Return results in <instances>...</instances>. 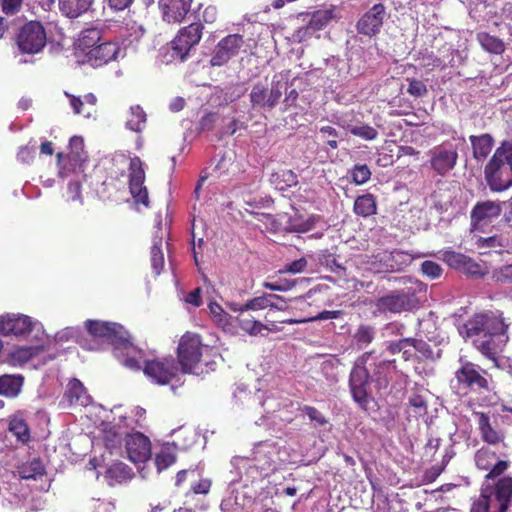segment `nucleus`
I'll return each mask as SVG.
<instances>
[{"instance_id": "nucleus-1", "label": "nucleus", "mask_w": 512, "mask_h": 512, "mask_svg": "<svg viewBox=\"0 0 512 512\" xmlns=\"http://www.w3.org/2000/svg\"><path fill=\"white\" fill-rule=\"evenodd\" d=\"M484 178L493 192L512 186V140H502L484 167Z\"/></svg>"}, {"instance_id": "nucleus-2", "label": "nucleus", "mask_w": 512, "mask_h": 512, "mask_svg": "<svg viewBox=\"0 0 512 512\" xmlns=\"http://www.w3.org/2000/svg\"><path fill=\"white\" fill-rule=\"evenodd\" d=\"M512 501V477L504 476L492 485L484 482L470 512H507Z\"/></svg>"}, {"instance_id": "nucleus-3", "label": "nucleus", "mask_w": 512, "mask_h": 512, "mask_svg": "<svg viewBox=\"0 0 512 512\" xmlns=\"http://www.w3.org/2000/svg\"><path fill=\"white\" fill-rule=\"evenodd\" d=\"M456 389L463 395H484L495 388L492 375L480 365L460 360V366L455 371Z\"/></svg>"}, {"instance_id": "nucleus-4", "label": "nucleus", "mask_w": 512, "mask_h": 512, "mask_svg": "<svg viewBox=\"0 0 512 512\" xmlns=\"http://www.w3.org/2000/svg\"><path fill=\"white\" fill-rule=\"evenodd\" d=\"M421 291L422 285L419 282H413L401 289L389 291L376 299V311L380 314L410 312L419 307L418 293Z\"/></svg>"}, {"instance_id": "nucleus-5", "label": "nucleus", "mask_w": 512, "mask_h": 512, "mask_svg": "<svg viewBox=\"0 0 512 512\" xmlns=\"http://www.w3.org/2000/svg\"><path fill=\"white\" fill-rule=\"evenodd\" d=\"M373 358L374 351L362 354L355 361L349 376V388L352 398L365 411L368 410L369 403L372 400L368 392V385L371 378L370 370Z\"/></svg>"}, {"instance_id": "nucleus-6", "label": "nucleus", "mask_w": 512, "mask_h": 512, "mask_svg": "<svg viewBox=\"0 0 512 512\" xmlns=\"http://www.w3.org/2000/svg\"><path fill=\"white\" fill-rule=\"evenodd\" d=\"M510 323L505 321L503 312L486 311L475 314L465 324L468 337L473 336H505Z\"/></svg>"}, {"instance_id": "nucleus-7", "label": "nucleus", "mask_w": 512, "mask_h": 512, "mask_svg": "<svg viewBox=\"0 0 512 512\" xmlns=\"http://www.w3.org/2000/svg\"><path fill=\"white\" fill-rule=\"evenodd\" d=\"M144 375L154 384L168 385L182 374L179 363L172 355L144 360Z\"/></svg>"}, {"instance_id": "nucleus-8", "label": "nucleus", "mask_w": 512, "mask_h": 512, "mask_svg": "<svg viewBox=\"0 0 512 512\" xmlns=\"http://www.w3.org/2000/svg\"><path fill=\"white\" fill-rule=\"evenodd\" d=\"M203 347L200 335L192 332H186L182 335L176 351V360L179 363L182 374L196 373V368L203 355Z\"/></svg>"}, {"instance_id": "nucleus-9", "label": "nucleus", "mask_w": 512, "mask_h": 512, "mask_svg": "<svg viewBox=\"0 0 512 512\" xmlns=\"http://www.w3.org/2000/svg\"><path fill=\"white\" fill-rule=\"evenodd\" d=\"M85 328L93 337L104 338L116 349L134 348L130 341L129 333L124 327L115 322H107L100 320H87Z\"/></svg>"}, {"instance_id": "nucleus-10", "label": "nucleus", "mask_w": 512, "mask_h": 512, "mask_svg": "<svg viewBox=\"0 0 512 512\" xmlns=\"http://www.w3.org/2000/svg\"><path fill=\"white\" fill-rule=\"evenodd\" d=\"M204 26L201 22H193L182 27L171 41L172 56L181 61L186 60L195 48L203 34Z\"/></svg>"}, {"instance_id": "nucleus-11", "label": "nucleus", "mask_w": 512, "mask_h": 512, "mask_svg": "<svg viewBox=\"0 0 512 512\" xmlns=\"http://www.w3.org/2000/svg\"><path fill=\"white\" fill-rule=\"evenodd\" d=\"M411 261V255L407 252L382 250L372 254L368 264L374 273H393L404 270Z\"/></svg>"}, {"instance_id": "nucleus-12", "label": "nucleus", "mask_w": 512, "mask_h": 512, "mask_svg": "<svg viewBox=\"0 0 512 512\" xmlns=\"http://www.w3.org/2000/svg\"><path fill=\"white\" fill-rule=\"evenodd\" d=\"M429 166L439 176L448 175L456 166L459 155L457 148L447 142L429 151Z\"/></svg>"}, {"instance_id": "nucleus-13", "label": "nucleus", "mask_w": 512, "mask_h": 512, "mask_svg": "<svg viewBox=\"0 0 512 512\" xmlns=\"http://www.w3.org/2000/svg\"><path fill=\"white\" fill-rule=\"evenodd\" d=\"M19 49L28 54L40 52L46 45V32L38 21H30L21 29L17 37Z\"/></svg>"}, {"instance_id": "nucleus-14", "label": "nucleus", "mask_w": 512, "mask_h": 512, "mask_svg": "<svg viewBox=\"0 0 512 512\" xmlns=\"http://www.w3.org/2000/svg\"><path fill=\"white\" fill-rule=\"evenodd\" d=\"M245 44L243 35L234 33L222 38L214 47L210 58L212 67L226 65L232 58L236 57Z\"/></svg>"}, {"instance_id": "nucleus-15", "label": "nucleus", "mask_w": 512, "mask_h": 512, "mask_svg": "<svg viewBox=\"0 0 512 512\" xmlns=\"http://www.w3.org/2000/svg\"><path fill=\"white\" fill-rule=\"evenodd\" d=\"M474 461L479 470L488 471L484 477L485 482L501 476L510 466L507 460H497V454L488 447L478 449Z\"/></svg>"}, {"instance_id": "nucleus-16", "label": "nucleus", "mask_w": 512, "mask_h": 512, "mask_svg": "<svg viewBox=\"0 0 512 512\" xmlns=\"http://www.w3.org/2000/svg\"><path fill=\"white\" fill-rule=\"evenodd\" d=\"M281 96L282 91L278 85H272L271 88H268L267 85L261 82L254 84L249 94L251 107L253 109H263L269 111L276 107Z\"/></svg>"}, {"instance_id": "nucleus-17", "label": "nucleus", "mask_w": 512, "mask_h": 512, "mask_svg": "<svg viewBox=\"0 0 512 512\" xmlns=\"http://www.w3.org/2000/svg\"><path fill=\"white\" fill-rule=\"evenodd\" d=\"M35 325L36 322L24 314L7 313L0 316V334L3 336L26 337Z\"/></svg>"}, {"instance_id": "nucleus-18", "label": "nucleus", "mask_w": 512, "mask_h": 512, "mask_svg": "<svg viewBox=\"0 0 512 512\" xmlns=\"http://www.w3.org/2000/svg\"><path fill=\"white\" fill-rule=\"evenodd\" d=\"M129 189L136 203H141L145 207H149L148 191L143 186L145 181V171L143 163L138 156L130 160L129 165Z\"/></svg>"}, {"instance_id": "nucleus-19", "label": "nucleus", "mask_w": 512, "mask_h": 512, "mask_svg": "<svg viewBox=\"0 0 512 512\" xmlns=\"http://www.w3.org/2000/svg\"><path fill=\"white\" fill-rule=\"evenodd\" d=\"M385 17L386 7L382 3H377L357 21L356 30L359 34L368 37L376 36L380 32Z\"/></svg>"}, {"instance_id": "nucleus-20", "label": "nucleus", "mask_w": 512, "mask_h": 512, "mask_svg": "<svg viewBox=\"0 0 512 512\" xmlns=\"http://www.w3.org/2000/svg\"><path fill=\"white\" fill-rule=\"evenodd\" d=\"M125 448L131 462L145 463L151 458L150 439L141 432L128 434L125 438Z\"/></svg>"}, {"instance_id": "nucleus-21", "label": "nucleus", "mask_w": 512, "mask_h": 512, "mask_svg": "<svg viewBox=\"0 0 512 512\" xmlns=\"http://www.w3.org/2000/svg\"><path fill=\"white\" fill-rule=\"evenodd\" d=\"M120 52L121 47L117 42H102L85 52L86 62L92 67H101L116 60Z\"/></svg>"}, {"instance_id": "nucleus-22", "label": "nucleus", "mask_w": 512, "mask_h": 512, "mask_svg": "<svg viewBox=\"0 0 512 512\" xmlns=\"http://www.w3.org/2000/svg\"><path fill=\"white\" fill-rule=\"evenodd\" d=\"M193 0H158L162 19L168 24L181 23L190 12Z\"/></svg>"}, {"instance_id": "nucleus-23", "label": "nucleus", "mask_w": 512, "mask_h": 512, "mask_svg": "<svg viewBox=\"0 0 512 512\" xmlns=\"http://www.w3.org/2000/svg\"><path fill=\"white\" fill-rule=\"evenodd\" d=\"M230 309L234 312H238L236 317L238 326L248 335L257 336L262 334L263 330L271 331L267 325L257 320L256 317L251 314V311L243 307V305L230 304Z\"/></svg>"}, {"instance_id": "nucleus-24", "label": "nucleus", "mask_w": 512, "mask_h": 512, "mask_svg": "<svg viewBox=\"0 0 512 512\" xmlns=\"http://www.w3.org/2000/svg\"><path fill=\"white\" fill-rule=\"evenodd\" d=\"M502 212V206L497 201H483L478 202L471 211V221L474 228L486 225L500 216Z\"/></svg>"}, {"instance_id": "nucleus-25", "label": "nucleus", "mask_w": 512, "mask_h": 512, "mask_svg": "<svg viewBox=\"0 0 512 512\" xmlns=\"http://www.w3.org/2000/svg\"><path fill=\"white\" fill-rule=\"evenodd\" d=\"M335 11V6L314 11L307 25L297 30L299 39L302 40L304 36L311 35L312 32L325 28L336 17Z\"/></svg>"}, {"instance_id": "nucleus-26", "label": "nucleus", "mask_w": 512, "mask_h": 512, "mask_svg": "<svg viewBox=\"0 0 512 512\" xmlns=\"http://www.w3.org/2000/svg\"><path fill=\"white\" fill-rule=\"evenodd\" d=\"M469 141L472 157L477 163H482L487 160L495 145V139L490 133L470 135Z\"/></svg>"}, {"instance_id": "nucleus-27", "label": "nucleus", "mask_w": 512, "mask_h": 512, "mask_svg": "<svg viewBox=\"0 0 512 512\" xmlns=\"http://www.w3.org/2000/svg\"><path fill=\"white\" fill-rule=\"evenodd\" d=\"M64 397L70 405H79L83 407L88 406L92 400L83 383L76 378L69 381Z\"/></svg>"}, {"instance_id": "nucleus-28", "label": "nucleus", "mask_w": 512, "mask_h": 512, "mask_svg": "<svg viewBox=\"0 0 512 512\" xmlns=\"http://www.w3.org/2000/svg\"><path fill=\"white\" fill-rule=\"evenodd\" d=\"M163 236L164 231L162 229L161 222H159L156 226L150 251L151 266L156 275H160L164 268V254L162 251Z\"/></svg>"}, {"instance_id": "nucleus-29", "label": "nucleus", "mask_w": 512, "mask_h": 512, "mask_svg": "<svg viewBox=\"0 0 512 512\" xmlns=\"http://www.w3.org/2000/svg\"><path fill=\"white\" fill-rule=\"evenodd\" d=\"M277 447L274 444L263 443L257 446L253 452V457L260 470H271L276 463L275 456Z\"/></svg>"}, {"instance_id": "nucleus-30", "label": "nucleus", "mask_w": 512, "mask_h": 512, "mask_svg": "<svg viewBox=\"0 0 512 512\" xmlns=\"http://www.w3.org/2000/svg\"><path fill=\"white\" fill-rule=\"evenodd\" d=\"M135 476L131 467L123 462H115L110 465L105 473L109 485L122 484L130 481Z\"/></svg>"}, {"instance_id": "nucleus-31", "label": "nucleus", "mask_w": 512, "mask_h": 512, "mask_svg": "<svg viewBox=\"0 0 512 512\" xmlns=\"http://www.w3.org/2000/svg\"><path fill=\"white\" fill-rule=\"evenodd\" d=\"M497 336H479L473 340V346L488 360L498 365V352L500 349L496 341Z\"/></svg>"}, {"instance_id": "nucleus-32", "label": "nucleus", "mask_w": 512, "mask_h": 512, "mask_svg": "<svg viewBox=\"0 0 512 512\" xmlns=\"http://www.w3.org/2000/svg\"><path fill=\"white\" fill-rule=\"evenodd\" d=\"M68 150L66 154L63 152L57 153V162L59 165H61L64 159H68L70 162H73L74 165L85 160L84 141L81 137L73 136L69 141Z\"/></svg>"}, {"instance_id": "nucleus-33", "label": "nucleus", "mask_w": 512, "mask_h": 512, "mask_svg": "<svg viewBox=\"0 0 512 512\" xmlns=\"http://www.w3.org/2000/svg\"><path fill=\"white\" fill-rule=\"evenodd\" d=\"M477 416L479 418L478 429L482 440L490 445H497L502 442L504 436L492 427L489 416L484 412L477 413Z\"/></svg>"}, {"instance_id": "nucleus-34", "label": "nucleus", "mask_w": 512, "mask_h": 512, "mask_svg": "<svg viewBox=\"0 0 512 512\" xmlns=\"http://www.w3.org/2000/svg\"><path fill=\"white\" fill-rule=\"evenodd\" d=\"M24 384V377L20 374H4L0 376V395L14 398L19 395Z\"/></svg>"}, {"instance_id": "nucleus-35", "label": "nucleus", "mask_w": 512, "mask_h": 512, "mask_svg": "<svg viewBox=\"0 0 512 512\" xmlns=\"http://www.w3.org/2000/svg\"><path fill=\"white\" fill-rule=\"evenodd\" d=\"M94 0H59L60 11L68 18H77L86 13Z\"/></svg>"}, {"instance_id": "nucleus-36", "label": "nucleus", "mask_w": 512, "mask_h": 512, "mask_svg": "<svg viewBox=\"0 0 512 512\" xmlns=\"http://www.w3.org/2000/svg\"><path fill=\"white\" fill-rule=\"evenodd\" d=\"M353 212L363 218L375 215L377 213L376 197L371 193L358 196L354 201Z\"/></svg>"}, {"instance_id": "nucleus-37", "label": "nucleus", "mask_w": 512, "mask_h": 512, "mask_svg": "<svg viewBox=\"0 0 512 512\" xmlns=\"http://www.w3.org/2000/svg\"><path fill=\"white\" fill-rule=\"evenodd\" d=\"M476 40L481 48L490 54L502 55L505 52V43L497 36L481 31L476 34Z\"/></svg>"}, {"instance_id": "nucleus-38", "label": "nucleus", "mask_w": 512, "mask_h": 512, "mask_svg": "<svg viewBox=\"0 0 512 512\" xmlns=\"http://www.w3.org/2000/svg\"><path fill=\"white\" fill-rule=\"evenodd\" d=\"M147 123V114L144 109L139 105H132L129 108L125 127L133 132L141 133Z\"/></svg>"}, {"instance_id": "nucleus-39", "label": "nucleus", "mask_w": 512, "mask_h": 512, "mask_svg": "<svg viewBox=\"0 0 512 512\" xmlns=\"http://www.w3.org/2000/svg\"><path fill=\"white\" fill-rule=\"evenodd\" d=\"M102 31L97 27H90L82 30L76 41V47L82 52H87L96 47L101 41Z\"/></svg>"}, {"instance_id": "nucleus-40", "label": "nucleus", "mask_w": 512, "mask_h": 512, "mask_svg": "<svg viewBox=\"0 0 512 512\" xmlns=\"http://www.w3.org/2000/svg\"><path fill=\"white\" fill-rule=\"evenodd\" d=\"M274 299H281V296L275 294H264L261 296L254 297L242 304L243 307L250 311L263 310L265 308H276L278 310H285L284 306H277Z\"/></svg>"}, {"instance_id": "nucleus-41", "label": "nucleus", "mask_w": 512, "mask_h": 512, "mask_svg": "<svg viewBox=\"0 0 512 512\" xmlns=\"http://www.w3.org/2000/svg\"><path fill=\"white\" fill-rule=\"evenodd\" d=\"M177 460L176 445H164L155 456V465L159 472L166 470Z\"/></svg>"}, {"instance_id": "nucleus-42", "label": "nucleus", "mask_w": 512, "mask_h": 512, "mask_svg": "<svg viewBox=\"0 0 512 512\" xmlns=\"http://www.w3.org/2000/svg\"><path fill=\"white\" fill-rule=\"evenodd\" d=\"M394 360H382L374 353V358L371 360L372 363V375L376 382L382 383L387 382V375L390 371L391 365Z\"/></svg>"}, {"instance_id": "nucleus-43", "label": "nucleus", "mask_w": 512, "mask_h": 512, "mask_svg": "<svg viewBox=\"0 0 512 512\" xmlns=\"http://www.w3.org/2000/svg\"><path fill=\"white\" fill-rule=\"evenodd\" d=\"M18 472L22 479L36 480L45 474V467L42 461L37 458L20 467Z\"/></svg>"}, {"instance_id": "nucleus-44", "label": "nucleus", "mask_w": 512, "mask_h": 512, "mask_svg": "<svg viewBox=\"0 0 512 512\" xmlns=\"http://www.w3.org/2000/svg\"><path fill=\"white\" fill-rule=\"evenodd\" d=\"M387 351L392 355L402 353L405 361L413 357L411 338H402L397 341H391L387 345Z\"/></svg>"}, {"instance_id": "nucleus-45", "label": "nucleus", "mask_w": 512, "mask_h": 512, "mask_svg": "<svg viewBox=\"0 0 512 512\" xmlns=\"http://www.w3.org/2000/svg\"><path fill=\"white\" fill-rule=\"evenodd\" d=\"M44 350L45 348L43 345L23 346L13 351L12 358L16 362L26 363L32 358L38 356Z\"/></svg>"}, {"instance_id": "nucleus-46", "label": "nucleus", "mask_w": 512, "mask_h": 512, "mask_svg": "<svg viewBox=\"0 0 512 512\" xmlns=\"http://www.w3.org/2000/svg\"><path fill=\"white\" fill-rule=\"evenodd\" d=\"M9 431L22 443H27L30 439L29 427L21 418L14 417L10 420Z\"/></svg>"}, {"instance_id": "nucleus-47", "label": "nucleus", "mask_w": 512, "mask_h": 512, "mask_svg": "<svg viewBox=\"0 0 512 512\" xmlns=\"http://www.w3.org/2000/svg\"><path fill=\"white\" fill-rule=\"evenodd\" d=\"M350 182L355 185H363L371 178V170L366 164H356L348 172Z\"/></svg>"}, {"instance_id": "nucleus-48", "label": "nucleus", "mask_w": 512, "mask_h": 512, "mask_svg": "<svg viewBox=\"0 0 512 512\" xmlns=\"http://www.w3.org/2000/svg\"><path fill=\"white\" fill-rule=\"evenodd\" d=\"M477 246L481 249H491L495 252H501L507 246V239L502 235H493L490 237H480L477 240Z\"/></svg>"}, {"instance_id": "nucleus-49", "label": "nucleus", "mask_w": 512, "mask_h": 512, "mask_svg": "<svg viewBox=\"0 0 512 512\" xmlns=\"http://www.w3.org/2000/svg\"><path fill=\"white\" fill-rule=\"evenodd\" d=\"M375 328L371 325L361 324L355 331L353 338L358 346H367L375 338Z\"/></svg>"}, {"instance_id": "nucleus-50", "label": "nucleus", "mask_w": 512, "mask_h": 512, "mask_svg": "<svg viewBox=\"0 0 512 512\" xmlns=\"http://www.w3.org/2000/svg\"><path fill=\"white\" fill-rule=\"evenodd\" d=\"M209 311L212 315L214 322L221 327L230 325V315L223 309L217 302H210L208 305Z\"/></svg>"}, {"instance_id": "nucleus-51", "label": "nucleus", "mask_w": 512, "mask_h": 512, "mask_svg": "<svg viewBox=\"0 0 512 512\" xmlns=\"http://www.w3.org/2000/svg\"><path fill=\"white\" fill-rule=\"evenodd\" d=\"M321 139L332 150L338 148V131L332 126H323L319 129Z\"/></svg>"}, {"instance_id": "nucleus-52", "label": "nucleus", "mask_w": 512, "mask_h": 512, "mask_svg": "<svg viewBox=\"0 0 512 512\" xmlns=\"http://www.w3.org/2000/svg\"><path fill=\"white\" fill-rule=\"evenodd\" d=\"M467 258L468 256L455 251H445L443 253V260L447 265L458 271L463 267Z\"/></svg>"}, {"instance_id": "nucleus-53", "label": "nucleus", "mask_w": 512, "mask_h": 512, "mask_svg": "<svg viewBox=\"0 0 512 512\" xmlns=\"http://www.w3.org/2000/svg\"><path fill=\"white\" fill-rule=\"evenodd\" d=\"M350 133L367 141L375 140L378 137V131L367 124L353 126L350 128Z\"/></svg>"}, {"instance_id": "nucleus-54", "label": "nucleus", "mask_w": 512, "mask_h": 512, "mask_svg": "<svg viewBox=\"0 0 512 512\" xmlns=\"http://www.w3.org/2000/svg\"><path fill=\"white\" fill-rule=\"evenodd\" d=\"M408 88L407 93L415 98H422L428 94L426 84L416 78H407Z\"/></svg>"}, {"instance_id": "nucleus-55", "label": "nucleus", "mask_w": 512, "mask_h": 512, "mask_svg": "<svg viewBox=\"0 0 512 512\" xmlns=\"http://www.w3.org/2000/svg\"><path fill=\"white\" fill-rule=\"evenodd\" d=\"M319 262L334 273H339L340 271L344 270V267L338 262L336 255L329 252L328 250L324 251L320 255Z\"/></svg>"}, {"instance_id": "nucleus-56", "label": "nucleus", "mask_w": 512, "mask_h": 512, "mask_svg": "<svg viewBox=\"0 0 512 512\" xmlns=\"http://www.w3.org/2000/svg\"><path fill=\"white\" fill-rule=\"evenodd\" d=\"M421 271L425 276L437 279L442 275L443 269L437 262L426 260L421 264Z\"/></svg>"}, {"instance_id": "nucleus-57", "label": "nucleus", "mask_w": 512, "mask_h": 512, "mask_svg": "<svg viewBox=\"0 0 512 512\" xmlns=\"http://www.w3.org/2000/svg\"><path fill=\"white\" fill-rule=\"evenodd\" d=\"M300 410L308 416L310 421L315 422L319 426H325L328 423L327 418L313 406L304 405Z\"/></svg>"}, {"instance_id": "nucleus-58", "label": "nucleus", "mask_w": 512, "mask_h": 512, "mask_svg": "<svg viewBox=\"0 0 512 512\" xmlns=\"http://www.w3.org/2000/svg\"><path fill=\"white\" fill-rule=\"evenodd\" d=\"M409 405L415 409V413L419 416L427 412V401L419 394H413L409 398Z\"/></svg>"}, {"instance_id": "nucleus-59", "label": "nucleus", "mask_w": 512, "mask_h": 512, "mask_svg": "<svg viewBox=\"0 0 512 512\" xmlns=\"http://www.w3.org/2000/svg\"><path fill=\"white\" fill-rule=\"evenodd\" d=\"M2 12L5 15H15L22 7L23 0H0Z\"/></svg>"}, {"instance_id": "nucleus-60", "label": "nucleus", "mask_w": 512, "mask_h": 512, "mask_svg": "<svg viewBox=\"0 0 512 512\" xmlns=\"http://www.w3.org/2000/svg\"><path fill=\"white\" fill-rule=\"evenodd\" d=\"M459 271L472 276L483 275L481 266L470 257L466 259L465 264Z\"/></svg>"}, {"instance_id": "nucleus-61", "label": "nucleus", "mask_w": 512, "mask_h": 512, "mask_svg": "<svg viewBox=\"0 0 512 512\" xmlns=\"http://www.w3.org/2000/svg\"><path fill=\"white\" fill-rule=\"evenodd\" d=\"M412 351L416 350L421 353L422 356L430 358L433 355V351L429 344L421 339L411 338Z\"/></svg>"}, {"instance_id": "nucleus-62", "label": "nucleus", "mask_w": 512, "mask_h": 512, "mask_svg": "<svg viewBox=\"0 0 512 512\" xmlns=\"http://www.w3.org/2000/svg\"><path fill=\"white\" fill-rule=\"evenodd\" d=\"M307 266V260L304 257H301L297 260L292 261L291 263L285 265L283 271L289 273H301L305 270Z\"/></svg>"}, {"instance_id": "nucleus-63", "label": "nucleus", "mask_w": 512, "mask_h": 512, "mask_svg": "<svg viewBox=\"0 0 512 512\" xmlns=\"http://www.w3.org/2000/svg\"><path fill=\"white\" fill-rule=\"evenodd\" d=\"M497 282L512 283V264L501 267L496 273Z\"/></svg>"}, {"instance_id": "nucleus-64", "label": "nucleus", "mask_w": 512, "mask_h": 512, "mask_svg": "<svg viewBox=\"0 0 512 512\" xmlns=\"http://www.w3.org/2000/svg\"><path fill=\"white\" fill-rule=\"evenodd\" d=\"M441 65V59L433 53L423 55L421 58V66L425 68L434 69Z\"/></svg>"}]
</instances>
